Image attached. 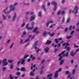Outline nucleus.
Segmentation results:
<instances>
[{
	"label": "nucleus",
	"instance_id": "nucleus-2",
	"mask_svg": "<svg viewBox=\"0 0 79 79\" xmlns=\"http://www.w3.org/2000/svg\"><path fill=\"white\" fill-rule=\"evenodd\" d=\"M61 68H60L58 70H57L56 71V72L54 74V79H57L58 78V73L59 72H60L62 70Z\"/></svg>",
	"mask_w": 79,
	"mask_h": 79
},
{
	"label": "nucleus",
	"instance_id": "nucleus-26",
	"mask_svg": "<svg viewBox=\"0 0 79 79\" xmlns=\"http://www.w3.org/2000/svg\"><path fill=\"white\" fill-rule=\"evenodd\" d=\"M73 37V35H69V36H68L67 37H66V38L67 39H71V37Z\"/></svg>",
	"mask_w": 79,
	"mask_h": 79
},
{
	"label": "nucleus",
	"instance_id": "nucleus-5",
	"mask_svg": "<svg viewBox=\"0 0 79 79\" xmlns=\"http://www.w3.org/2000/svg\"><path fill=\"white\" fill-rule=\"evenodd\" d=\"M78 9H79L78 6H75L74 9V10L72 11V13H73L74 14H76V13H77Z\"/></svg>",
	"mask_w": 79,
	"mask_h": 79
},
{
	"label": "nucleus",
	"instance_id": "nucleus-21",
	"mask_svg": "<svg viewBox=\"0 0 79 79\" xmlns=\"http://www.w3.org/2000/svg\"><path fill=\"white\" fill-rule=\"evenodd\" d=\"M30 58H31V60L32 61L33 60H35V57H33V55H31Z\"/></svg>",
	"mask_w": 79,
	"mask_h": 79
},
{
	"label": "nucleus",
	"instance_id": "nucleus-9",
	"mask_svg": "<svg viewBox=\"0 0 79 79\" xmlns=\"http://www.w3.org/2000/svg\"><path fill=\"white\" fill-rule=\"evenodd\" d=\"M35 15H32L30 17V21H32L35 19Z\"/></svg>",
	"mask_w": 79,
	"mask_h": 79
},
{
	"label": "nucleus",
	"instance_id": "nucleus-14",
	"mask_svg": "<svg viewBox=\"0 0 79 79\" xmlns=\"http://www.w3.org/2000/svg\"><path fill=\"white\" fill-rule=\"evenodd\" d=\"M34 24H35V23H34V22H32L31 23V27H30V30H32V29H33V27Z\"/></svg>",
	"mask_w": 79,
	"mask_h": 79
},
{
	"label": "nucleus",
	"instance_id": "nucleus-52",
	"mask_svg": "<svg viewBox=\"0 0 79 79\" xmlns=\"http://www.w3.org/2000/svg\"><path fill=\"white\" fill-rule=\"evenodd\" d=\"M52 74H50L48 75V77H52Z\"/></svg>",
	"mask_w": 79,
	"mask_h": 79
},
{
	"label": "nucleus",
	"instance_id": "nucleus-38",
	"mask_svg": "<svg viewBox=\"0 0 79 79\" xmlns=\"http://www.w3.org/2000/svg\"><path fill=\"white\" fill-rule=\"evenodd\" d=\"M65 13V12H64V10H63V11H62L61 12V14L62 15H64Z\"/></svg>",
	"mask_w": 79,
	"mask_h": 79
},
{
	"label": "nucleus",
	"instance_id": "nucleus-57",
	"mask_svg": "<svg viewBox=\"0 0 79 79\" xmlns=\"http://www.w3.org/2000/svg\"><path fill=\"white\" fill-rule=\"evenodd\" d=\"M12 75H10V79H13V77H12Z\"/></svg>",
	"mask_w": 79,
	"mask_h": 79
},
{
	"label": "nucleus",
	"instance_id": "nucleus-39",
	"mask_svg": "<svg viewBox=\"0 0 79 79\" xmlns=\"http://www.w3.org/2000/svg\"><path fill=\"white\" fill-rule=\"evenodd\" d=\"M35 51H37V53H39V51H40V49L39 48H38V49H36V50H35Z\"/></svg>",
	"mask_w": 79,
	"mask_h": 79
},
{
	"label": "nucleus",
	"instance_id": "nucleus-60",
	"mask_svg": "<svg viewBox=\"0 0 79 79\" xmlns=\"http://www.w3.org/2000/svg\"><path fill=\"white\" fill-rule=\"evenodd\" d=\"M64 2H65V0H62L61 2L62 4H63Z\"/></svg>",
	"mask_w": 79,
	"mask_h": 79
},
{
	"label": "nucleus",
	"instance_id": "nucleus-46",
	"mask_svg": "<svg viewBox=\"0 0 79 79\" xmlns=\"http://www.w3.org/2000/svg\"><path fill=\"white\" fill-rule=\"evenodd\" d=\"M74 31L73 30L70 33V35H72V34H74Z\"/></svg>",
	"mask_w": 79,
	"mask_h": 79
},
{
	"label": "nucleus",
	"instance_id": "nucleus-32",
	"mask_svg": "<svg viewBox=\"0 0 79 79\" xmlns=\"http://www.w3.org/2000/svg\"><path fill=\"white\" fill-rule=\"evenodd\" d=\"M26 69H25V68L24 67H22L20 69V70L21 71H24Z\"/></svg>",
	"mask_w": 79,
	"mask_h": 79
},
{
	"label": "nucleus",
	"instance_id": "nucleus-40",
	"mask_svg": "<svg viewBox=\"0 0 79 79\" xmlns=\"http://www.w3.org/2000/svg\"><path fill=\"white\" fill-rule=\"evenodd\" d=\"M56 25V24H54L53 25H51L49 26L50 28H52L54 26H55Z\"/></svg>",
	"mask_w": 79,
	"mask_h": 79
},
{
	"label": "nucleus",
	"instance_id": "nucleus-17",
	"mask_svg": "<svg viewBox=\"0 0 79 79\" xmlns=\"http://www.w3.org/2000/svg\"><path fill=\"white\" fill-rule=\"evenodd\" d=\"M52 43V41H50L48 40H47V41L45 44V45H50V44Z\"/></svg>",
	"mask_w": 79,
	"mask_h": 79
},
{
	"label": "nucleus",
	"instance_id": "nucleus-24",
	"mask_svg": "<svg viewBox=\"0 0 79 79\" xmlns=\"http://www.w3.org/2000/svg\"><path fill=\"white\" fill-rule=\"evenodd\" d=\"M2 17L4 20H6V16H5V14H2Z\"/></svg>",
	"mask_w": 79,
	"mask_h": 79
},
{
	"label": "nucleus",
	"instance_id": "nucleus-15",
	"mask_svg": "<svg viewBox=\"0 0 79 79\" xmlns=\"http://www.w3.org/2000/svg\"><path fill=\"white\" fill-rule=\"evenodd\" d=\"M50 48H49L47 47L44 49V50L46 53H48V50H49Z\"/></svg>",
	"mask_w": 79,
	"mask_h": 79
},
{
	"label": "nucleus",
	"instance_id": "nucleus-45",
	"mask_svg": "<svg viewBox=\"0 0 79 79\" xmlns=\"http://www.w3.org/2000/svg\"><path fill=\"white\" fill-rule=\"evenodd\" d=\"M72 28V26L71 25L69 27V28H68V29L69 31H71V30Z\"/></svg>",
	"mask_w": 79,
	"mask_h": 79
},
{
	"label": "nucleus",
	"instance_id": "nucleus-23",
	"mask_svg": "<svg viewBox=\"0 0 79 79\" xmlns=\"http://www.w3.org/2000/svg\"><path fill=\"white\" fill-rule=\"evenodd\" d=\"M70 21V18H68L66 20V23L68 24V23H69Z\"/></svg>",
	"mask_w": 79,
	"mask_h": 79
},
{
	"label": "nucleus",
	"instance_id": "nucleus-8",
	"mask_svg": "<svg viewBox=\"0 0 79 79\" xmlns=\"http://www.w3.org/2000/svg\"><path fill=\"white\" fill-rule=\"evenodd\" d=\"M54 21L53 20H51L49 21L48 22H47L46 23V26L47 27H48V25L50 23H53Z\"/></svg>",
	"mask_w": 79,
	"mask_h": 79
},
{
	"label": "nucleus",
	"instance_id": "nucleus-7",
	"mask_svg": "<svg viewBox=\"0 0 79 79\" xmlns=\"http://www.w3.org/2000/svg\"><path fill=\"white\" fill-rule=\"evenodd\" d=\"M68 52H67L66 54H64L63 56H61L60 57V58L59 59V61H60L62 59V58L63 57V56H66L68 57Z\"/></svg>",
	"mask_w": 79,
	"mask_h": 79
},
{
	"label": "nucleus",
	"instance_id": "nucleus-61",
	"mask_svg": "<svg viewBox=\"0 0 79 79\" xmlns=\"http://www.w3.org/2000/svg\"><path fill=\"white\" fill-rule=\"evenodd\" d=\"M16 74L17 76H19V75L20 74V72H17L16 73Z\"/></svg>",
	"mask_w": 79,
	"mask_h": 79
},
{
	"label": "nucleus",
	"instance_id": "nucleus-12",
	"mask_svg": "<svg viewBox=\"0 0 79 79\" xmlns=\"http://www.w3.org/2000/svg\"><path fill=\"white\" fill-rule=\"evenodd\" d=\"M41 8L42 9H44V12H46L47 11V10H46V8H45V5L44 4H43L42 5Z\"/></svg>",
	"mask_w": 79,
	"mask_h": 79
},
{
	"label": "nucleus",
	"instance_id": "nucleus-25",
	"mask_svg": "<svg viewBox=\"0 0 79 79\" xmlns=\"http://www.w3.org/2000/svg\"><path fill=\"white\" fill-rule=\"evenodd\" d=\"M26 29H27V30H29L30 29V27H29V24L27 23L26 26Z\"/></svg>",
	"mask_w": 79,
	"mask_h": 79
},
{
	"label": "nucleus",
	"instance_id": "nucleus-63",
	"mask_svg": "<svg viewBox=\"0 0 79 79\" xmlns=\"http://www.w3.org/2000/svg\"><path fill=\"white\" fill-rule=\"evenodd\" d=\"M5 9L3 11V13H5V14H6V12H5Z\"/></svg>",
	"mask_w": 79,
	"mask_h": 79
},
{
	"label": "nucleus",
	"instance_id": "nucleus-3",
	"mask_svg": "<svg viewBox=\"0 0 79 79\" xmlns=\"http://www.w3.org/2000/svg\"><path fill=\"white\" fill-rule=\"evenodd\" d=\"M7 61V60L6 58H4L3 59L2 63V65L4 66H6V65H8V62H6Z\"/></svg>",
	"mask_w": 79,
	"mask_h": 79
},
{
	"label": "nucleus",
	"instance_id": "nucleus-36",
	"mask_svg": "<svg viewBox=\"0 0 79 79\" xmlns=\"http://www.w3.org/2000/svg\"><path fill=\"white\" fill-rule=\"evenodd\" d=\"M60 28H61V29H63V27H62V26H60L59 27H57V29H60Z\"/></svg>",
	"mask_w": 79,
	"mask_h": 79
},
{
	"label": "nucleus",
	"instance_id": "nucleus-13",
	"mask_svg": "<svg viewBox=\"0 0 79 79\" xmlns=\"http://www.w3.org/2000/svg\"><path fill=\"white\" fill-rule=\"evenodd\" d=\"M35 69H33V70L32 72H31L30 73V75L31 76H34V73L33 72H34L35 71Z\"/></svg>",
	"mask_w": 79,
	"mask_h": 79
},
{
	"label": "nucleus",
	"instance_id": "nucleus-62",
	"mask_svg": "<svg viewBox=\"0 0 79 79\" xmlns=\"http://www.w3.org/2000/svg\"><path fill=\"white\" fill-rule=\"evenodd\" d=\"M45 62V60H42L41 62V64H43V63H44Z\"/></svg>",
	"mask_w": 79,
	"mask_h": 79
},
{
	"label": "nucleus",
	"instance_id": "nucleus-50",
	"mask_svg": "<svg viewBox=\"0 0 79 79\" xmlns=\"http://www.w3.org/2000/svg\"><path fill=\"white\" fill-rule=\"evenodd\" d=\"M6 67H4L2 68V71H5V70H6Z\"/></svg>",
	"mask_w": 79,
	"mask_h": 79
},
{
	"label": "nucleus",
	"instance_id": "nucleus-29",
	"mask_svg": "<svg viewBox=\"0 0 79 79\" xmlns=\"http://www.w3.org/2000/svg\"><path fill=\"white\" fill-rule=\"evenodd\" d=\"M47 33L46 32H45L43 33L42 35L43 37H46V35H47Z\"/></svg>",
	"mask_w": 79,
	"mask_h": 79
},
{
	"label": "nucleus",
	"instance_id": "nucleus-33",
	"mask_svg": "<svg viewBox=\"0 0 79 79\" xmlns=\"http://www.w3.org/2000/svg\"><path fill=\"white\" fill-rule=\"evenodd\" d=\"M54 41L55 42L56 44L58 43V39H55L54 40Z\"/></svg>",
	"mask_w": 79,
	"mask_h": 79
},
{
	"label": "nucleus",
	"instance_id": "nucleus-20",
	"mask_svg": "<svg viewBox=\"0 0 79 79\" xmlns=\"http://www.w3.org/2000/svg\"><path fill=\"white\" fill-rule=\"evenodd\" d=\"M52 5H54L55 6H56V5H57V3L55 1H54L52 2V3H51Z\"/></svg>",
	"mask_w": 79,
	"mask_h": 79
},
{
	"label": "nucleus",
	"instance_id": "nucleus-56",
	"mask_svg": "<svg viewBox=\"0 0 79 79\" xmlns=\"http://www.w3.org/2000/svg\"><path fill=\"white\" fill-rule=\"evenodd\" d=\"M60 45H61V44H60V43H58L57 44V48H59V47H60Z\"/></svg>",
	"mask_w": 79,
	"mask_h": 79
},
{
	"label": "nucleus",
	"instance_id": "nucleus-54",
	"mask_svg": "<svg viewBox=\"0 0 79 79\" xmlns=\"http://www.w3.org/2000/svg\"><path fill=\"white\" fill-rule=\"evenodd\" d=\"M23 40L21 39H20V44H22V43H23Z\"/></svg>",
	"mask_w": 79,
	"mask_h": 79
},
{
	"label": "nucleus",
	"instance_id": "nucleus-6",
	"mask_svg": "<svg viewBox=\"0 0 79 79\" xmlns=\"http://www.w3.org/2000/svg\"><path fill=\"white\" fill-rule=\"evenodd\" d=\"M33 32L35 34H39L40 32L38 31V27H36L33 30Z\"/></svg>",
	"mask_w": 79,
	"mask_h": 79
},
{
	"label": "nucleus",
	"instance_id": "nucleus-41",
	"mask_svg": "<svg viewBox=\"0 0 79 79\" xmlns=\"http://www.w3.org/2000/svg\"><path fill=\"white\" fill-rule=\"evenodd\" d=\"M14 45V43H12L11 45H10V49L12 47H13V46Z\"/></svg>",
	"mask_w": 79,
	"mask_h": 79
},
{
	"label": "nucleus",
	"instance_id": "nucleus-53",
	"mask_svg": "<svg viewBox=\"0 0 79 79\" xmlns=\"http://www.w3.org/2000/svg\"><path fill=\"white\" fill-rule=\"evenodd\" d=\"M13 61V60H8V62L10 63H12Z\"/></svg>",
	"mask_w": 79,
	"mask_h": 79
},
{
	"label": "nucleus",
	"instance_id": "nucleus-28",
	"mask_svg": "<svg viewBox=\"0 0 79 79\" xmlns=\"http://www.w3.org/2000/svg\"><path fill=\"white\" fill-rule=\"evenodd\" d=\"M35 37V35L32 36L31 35H30V39H34V37Z\"/></svg>",
	"mask_w": 79,
	"mask_h": 79
},
{
	"label": "nucleus",
	"instance_id": "nucleus-59",
	"mask_svg": "<svg viewBox=\"0 0 79 79\" xmlns=\"http://www.w3.org/2000/svg\"><path fill=\"white\" fill-rule=\"evenodd\" d=\"M68 28H66L65 29V32H67V31H68Z\"/></svg>",
	"mask_w": 79,
	"mask_h": 79
},
{
	"label": "nucleus",
	"instance_id": "nucleus-16",
	"mask_svg": "<svg viewBox=\"0 0 79 79\" xmlns=\"http://www.w3.org/2000/svg\"><path fill=\"white\" fill-rule=\"evenodd\" d=\"M16 17H17V16L16 15V13H15L14 15L13 16V19H12V21H15V19Z\"/></svg>",
	"mask_w": 79,
	"mask_h": 79
},
{
	"label": "nucleus",
	"instance_id": "nucleus-42",
	"mask_svg": "<svg viewBox=\"0 0 79 79\" xmlns=\"http://www.w3.org/2000/svg\"><path fill=\"white\" fill-rule=\"evenodd\" d=\"M57 8V6H55L54 8V11H56V8Z\"/></svg>",
	"mask_w": 79,
	"mask_h": 79
},
{
	"label": "nucleus",
	"instance_id": "nucleus-10",
	"mask_svg": "<svg viewBox=\"0 0 79 79\" xmlns=\"http://www.w3.org/2000/svg\"><path fill=\"white\" fill-rule=\"evenodd\" d=\"M65 72V74H66V75H68V74H69V75L67 76V78H69V77H70L71 76L70 72L69 71H66Z\"/></svg>",
	"mask_w": 79,
	"mask_h": 79
},
{
	"label": "nucleus",
	"instance_id": "nucleus-58",
	"mask_svg": "<svg viewBox=\"0 0 79 79\" xmlns=\"http://www.w3.org/2000/svg\"><path fill=\"white\" fill-rule=\"evenodd\" d=\"M50 35L51 37H52L53 36V35H54V33H52L51 34H50Z\"/></svg>",
	"mask_w": 79,
	"mask_h": 79
},
{
	"label": "nucleus",
	"instance_id": "nucleus-49",
	"mask_svg": "<svg viewBox=\"0 0 79 79\" xmlns=\"http://www.w3.org/2000/svg\"><path fill=\"white\" fill-rule=\"evenodd\" d=\"M25 25V23H23L21 26V27H24V25Z\"/></svg>",
	"mask_w": 79,
	"mask_h": 79
},
{
	"label": "nucleus",
	"instance_id": "nucleus-48",
	"mask_svg": "<svg viewBox=\"0 0 79 79\" xmlns=\"http://www.w3.org/2000/svg\"><path fill=\"white\" fill-rule=\"evenodd\" d=\"M23 3L25 5H26V6H28V5H29V3H25L24 2Z\"/></svg>",
	"mask_w": 79,
	"mask_h": 79
},
{
	"label": "nucleus",
	"instance_id": "nucleus-55",
	"mask_svg": "<svg viewBox=\"0 0 79 79\" xmlns=\"http://www.w3.org/2000/svg\"><path fill=\"white\" fill-rule=\"evenodd\" d=\"M70 48H69V47H67V51H69V50H70Z\"/></svg>",
	"mask_w": 79,
	"mask_h": 79
},
{
	"label": "nucleus",
	"instance_id": "nucleus-51",
	"mask_svg": "<svg viewBox=\"0 0 79 79\" xmlns=\"http://www.w3.org/2000/svg\"><path fill=\"white\" fill-rule=\"evenodd\" d=\"M74 73H75V69H73V70L72 74L73 75L74 74Z\"/></svg>",
	"mask_w": 79,
	"mask_h": 79
},
{
	"label": "nucleus",
	"instance_id": "nucleus-31",
	"mask_svg": "<svg viewBox=\"0 0 79 79\" xmlns=\"http://www.w3.org/2000/svg\"><path fill=\"white\" fill-rule=\"evenodd\" d=\"M41 13H42V12H39L38 13V16H39V17H40L42 16V14H41Z\"/></svg>",
	"mask_w": 79,
	"mask_h": 79
},
{
	"label": "nucleus",
	"instance_id": "nucleus-43",
	"mask_svg": "<svg viewBox=\"0 0 79 79\" xmlns=\"http://www.w3.org/2000/svg\"><path fill=\"white\" fill-rule=\"evenodd\" d=\"M11 15H9L8 16H7L8 19H11Z\"/></svg>",
	"mask_w": 79,
	"mask_h": 79
},
{
	"label": "nucleus",
	"instance_id": "nucleus-4",
	"mask_svg": "<svg viewBox=\"0 0 79 79\" xmlns=\"http://www.w3.org/2000/svg\"><path fill=\"white\" fill-rule=\"evenodd\" d=\"M39 43V41L37 40L35 41L33 44V47L35 48V50H37V47L36 46V45H37L38 43Z\"/></svg>",
	"mask_w": 79,
	"mask_h": 79
},
{
	"label": "nucleus",
	"instance_id": "nucleus-27",
	"mask_svg": "<svg viewBox=\"0 0 79 79\" xmlns=\"http://www.w3.org/2000/svg\"><path fill=\"white\" fill-rule=\"evenodd\" d=\"M65 51H64L62 52L58 56H61L63 54H64V52H65Z\"/></svg>",
	"mask_w": 79,
	"mask_h": 79
},
{
	"label": "nucleus",
	"instance_id": "nucleus-30",
	"mask_svg": "<svg viewBox=\"0 0 79 79\" xmlns=\"http://www.w3.org/2000/svg\"><path fill=\"white\" fill-rule=\"evenodd\" d=\"M63 63H64V60H62L59 63V64L60 65H62V64H63Z\"/></svg>",
	"mask_w": 79,
	"mask_h": 79
},
{
	"label": "nucleus",
	"instance_id": "nucleus-19",
	"mask_svg": "<svg viewBox=\"0 0 79 79\" xmlns=\"http://www.w3.org/2000/svg\"><path fill=\"white\" fill-rule=\"evenodd\" d=\"M30 39V35H29L28 38L24 42L23 44H24V43H26V42H29V40Z\"/></svg>",
	"mask_w": 79,
	"mask_h": 79
},
{
	"label": "nucleus",
	"instance_id": "nucleus-44",
	"mask_svg": "<svg viewBox=\"0 0 79 79\" xmlns=\"http://www.w3.org/2000/svg\"><path fill=\"white\" fill-rule=\"evenodd\" d=\"M55 44H52V47H54V48H56V46H57V45H56V44L55 45H54Z\"/></svg>",
	"mask_w": 79,
	"mask_h": 79
},
{
	"label": "nucleus",
	"instance_id": "nucleus-37",
	"mask_svg": "<svg viewBox=\"0 0 79 79\" xmlns=\"http://www.w3.org/2000/svg\"><path fill=\"white\" fill-rule=\"evenodd\" d=\"M28 56H29V55H26L24 56L23 57V59H24V60H25L26 59V58H27V57H28Z\"/></svg>",
	"mask_w": 79,
	"mask_h": 79
},
{
	"label": "nucleus",
	"instance_id": "nucleus-34",
	"mask_svg": "<svg viewBox=\"0 0 79 79\" xmlns=\"http://www.w3.org/2000/svg\"><path fill=\"white\" fill-rule=\"evenodd\" d=\"M61 10H59L58 12H57V16H58V15H60V14H61Z\"/></svg>",
	"mask_w": 79,
	"mask_h": 79
},
{
	"label": "nucleus",
	"instance_id": "nucleus-35",
	"mask_svg": "<svg viewBox=\"0 0 79 79\" xmlns=\"http://www.w3.org/2000/svg\"><path fill=\"white\" fill-rule=\"evenodd\" d=\"M10 68L11 69H12L13 68V65L12 64H11L10 65Z\"/></svg>",
	"mask_w": 79,
	"mask_h": 79
},
{
	"label": "nucleus",
	"instance_id": "nucleus-64",
	"mask_svg": "<svg viewBox=\"0 0 79 79\" xmlns=\"http://www.w3.org/2000/svg\"><path fill=\"white\" fill-rule=\"evenodd\" d=\"M35 79H39V76H37L36 77Z\"/></svg>",
	"mask_w": 79,
	"mask_h": 79
},
{
	"label": "nucleus",
	"instance_id": "nucleus-47",
	"mask_svg": "<svg viewBox=\"0 0 79 79\" xmlns=\"http://www.w3.org/2000/svg\"><path fill=\"white\" fill-rule=\"evenodd\" d=\"M64 22V18L63 17L62 20V23H63Z\"/></svg>",
	"mask_w": 79,
	"mask_h": 79
},
{
	"label": "nucleus",
	"instance_id": "nucleus-1",
	"mask_svg": "<svg viewBox=\"0 0 79 79\" xmlns=\"http://www.w3.org/2000/svg\"><path fill=\"white\" fill-rule=\"evenodd\" d=\"M17 5H18V3L17 2H15L13 4V6L12 5H10V11H14L16 9L15 6H16Z\"/></svg>",
	"mask_w": 79,
	"mask_h": 79
},
{
	"label": "nucleus",
	"instance_id": "nucleus-18",
	"mask_svg": "<svg viewBox=\"0 0 79 79\" xmlns=\"http://www.w3.org/2000/svg\"><path fill=\"white\" fill-rule=\"evenodd\" d=\"M21 64H24V62H25V59H21Z\"/></svg>",
	"mask_w": 79,
	"mask_h": 79
},
{
	"label": "nucleus",
	"instance_id": "nucleus-11",
	"mask_svg": "<svg viewBox=\"0 0 79 79\" xmlns=\"http://www.w3.org/2000/svg\"><path fill=\"white\" fill-rule=\"evenodd\" d=\"M76 52H74L73 50L71 51V52L70 53L71 56L73 57V56H74L75 55H76Z\"/></svg>",
	"mask_w": 79,
	"mask_h": 79
},
{
	"label": "nucleus",
	"instance_id": "nucleus-22",
	"mask_svg": "<svg viewBox=\"0 0 79 79\" xmlns=\"http://www.w3.org/2000/svg\"><path fill=\"white\" fill-rule=\"evenodd\" d=\"M31 69H33V68H35V67L36 65L35 64L34 65H33V64H31Z\"/></svg>",
	"mask_w": 79,
	"mask_h": 79
}]
</instances>
